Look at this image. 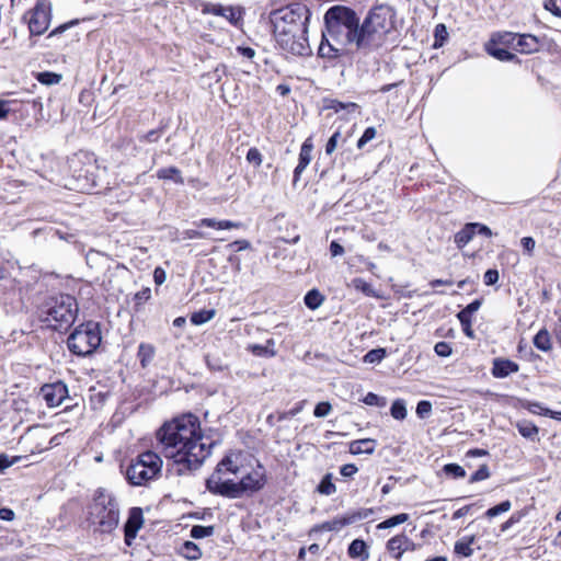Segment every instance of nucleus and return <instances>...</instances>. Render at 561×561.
Returning a JSON list of instances; mask_svg holds the SVG:
<instances>
[{
  "mask_svg": "<svg viewBox=\"0 0 561 561\" xmlns=\"http://www.w3.org/2000/svg\"><path fill=\"white\" fill-rule=\"evenodd\" d=\"M156 436L160 453L172 461L168 470L178 476L198 469L216 444L202 431L198 417L193 414L164 423Z\"/></svg>",
  "mask_w": 561,
  "mask_h": 561,
  "instance_id": "obj_1",
  "label": "nucleus"
},
{
  "mask_svg": "<svg viewBox=\"0 0 561 561\" xmlns=\"http://www.w3.org/2000/svg\"><path fill=\"white\" fill-rule=\"evenodd\" d=\"M350 46L366 53L359 18L348 7H331L324 14V30L318 55L321 58L333 60L344 56Z\"/></svg>",
  "mask_w": 561,
  "mask_h": 561,
  "instance_id": "obj_2",
  "label": "nucleus"
},
{
  "mask_svg": "<svg viewBox=\"0 0 561 561\" xmlns=\"http://www.w3.org/2000/svg\"><path fill=\"white\" fill-rule=\"evenodd\" d=\"M310 15L309 9L301 3H294L272 13L275 39L284 50L297 56L309 54L307 33Z\"/></svg>",
  "mask_w": 561,
  "mask_h": 561,
  "instance_id": "obj_3",
  "label": "nucleus"
},
{
  "mask_svg": "<svg viewBox=\"0 0 561 561\" xmlns=\"http://www.w3.org/2000/svg\"><path fill=\"white\" fill-rule=\"evenodd\" d=\"M78 304L70 295L47 297L37 308L39 320L54 330H67L75 322Z\"/></svg>",
  "mask_w": 561,
  "mask_h": 561,
  "instance_id": "obj_4",
  "label": "nucleus"
},
{
  "mask_svg": "<svg viewBox=\"0 0 561 561\" xmlns=\"http://www.w3.org/2000/svg\"><path fill=\"white\" fill-rule=\"evenodd\" d=\"M394 10L388 4L371 8L362 22L366 53L378 49L386 36L394 28Z\"/></svg>",
  "mask_w": 561,
  "mask_h": 561,
  "instance_id": "obj_5",
  "label": "nucleus"
},
{
  "mask_svg": "<svg viewBox=\"0 0 561 561\" xmlns=\"http://www.w3.org/2000/svg\"><path fill=\"white\" fill-rule=\"evenodd\" d=\"M89 514L92 523L101 533H111L118 526V504L114 495L103 488L95 491Z\"/></svg>",
  "mask_w": 561,
  "mask_h": 561,
  "instance_id": "obj_6",
  "label": "nucleus"
},
{
  "mask_svg": "<svg viewBox=\"0 0 561 561\" xmlns=\"http://www.w3.org/2000/svg\"><path fill=\"white\" fill-rule=\"evenodd\" d=\"M161 469V457L153 451H145L130 461L126 468L125 477L131 485L140 486L156 479Z\"/></svg>",
  "mask_w": 561,
  "mask_h": 561,
  "instance_id": "obj_7",
  "label": "nucleus"
},
{
  "mask_svg": "<svg viewBox=\"0 0 561 561\" xmlns=\"http://www.w3.org/2000/svg\"><path fill=\"white\" fill-rule=\"evenodd\" d=\"M101 341L100 324L98 322L88 321L73 330L68 336L67 345L71 353L78 356H89L96 351Z\"/></svg>",
  "mask_w": 561,
  "mask_h": 561,
  "instance_id": "obj_8",
  "label": "nucleus"
},
{
  "mask_svg": "<svg viewBox=\"0 0 561 561\" xmlns=\"http://www.w3.org/2000/svg\"><path fill=\"white\" fill-rule=\"evenodd\" d=\"M266 483L265 471L261 465H259L255 469H253L250 473L242 477L239 482H234L233 484L224 485V491L221 492V496L228 499H239L244 493H253L257 492Z\"/></svg>",
  "mask_w": 561,
  "mask_h": 561,
  "instance_id": "obj_9",
  "label": "nucleus"
},
{
  "mask_svg": "<svg viewBox=\"0 0 561 561\" xmlns=\"http://www.w3.org/2000/svg\"><path fill=\"white\" fill-rule=\"evenodd\" d=\"M240 468L232 456H226L216 467L213 474L206 480V488L216 495H221L225 486L233 484L234 481L228 474H237Z\"/></svg>",
  "mask_w": 561,
  "mask_h": 561,
  "instance_id": "obj_10",
  "label": "nucleus"
},
{
  "mask_svg": "<svg viewBox=\"0 0 561 561\" xmlns=\"http://www.w3.org/2000/svg\"><path fill=\"white\" fill-rule=\"evenodd\" d=\"M51 18V4L48 0H37L34 8L28 10L23 19L28 25L30 33L38 36L44 34L49 24Z\"/></svg>",
  "mask_w": 561,
  "mask_h": 561,
  "instance_id": "obj_11",
  "label": "nucleus"
},
{
  "mask_svg": "<svg viewBox=\"0 0 561 561\" xmlns=\"http://www.w3.org/2000/svg\"><path fill=\"white\" fill-rule=\"evenodd\" d=\"M39 394L48 408H57L68 398V388L62 381L45 383L41 387Z\"/></svg>",
  "mask_w": 561,
  "mask_h": 561,
  "instance_id": "obj_12",
  "label": "nucleus"
},
{
  "mask_svg": "<svg viewBox=\"0 0 561 561\" xmlns=\"http://www.w3.org/2000/svg\"><path fill=\"white\" fill-rule=\"evenodd\" d=\"M202 12L204 14H213L225 18L229 23L238 26L242 20L243 10L240 7L222 5L219 3H207L204 5Z\"/></svg>",
  "mask_w": 561,
  "mask_h": 561,
  "instance_id": "obj_13",
  "label": "nucleus"
},
{
  "mask_svg": "<svg viewBox=\"0 0 561 561\" xmlns=\"http://www.w3.org/2000/svg\"><path fill=\"white\" fill-rule=\"evenodd\" d=\"M144 523L142 511L139 507H133L129 511V515L127 522L124 526L125 531V541L127 545L131 543V540L135 539L138 530L141 528Z\"/></svg>",
  "mask_w": 561,
  "mask_h": 561,
  "instance_id": "obj_14",
  "label": "nucleus"
},
{
  "mask_svg": "<svg viewBox=\"0 0 561 561\" xmlns=\"http://www.w3.org/2000/svg\"><path fill=\"white\" fill-rule=\"evenodd\" d=\"M312 149H313V145L311 142V139L310 138L306 139L304 141V144L301 145L300 152H299V161L294 171V185L298 182L301 173L306 170V168L310 163L311 158H312L311 157Z\"/></svg>",
  "mask_w": 561,
  "mask_h": 561,
  "instance_id": "obj_15",
  "label": "nucleus"
},
{
  "mask_svg": "<svg viewBox=\"0 0 561 561\" xmlns=\"http://www.w3.org/2000/svg\"><path fill=\"white\" fill-rule=\"evenodd\" d=\"M409 546H413V541L405 535H397L390 538L387 542V550L397 560H400L402 554L409 550Z\"/></svg>",
  "mask_w": 561,
  "mask_h": 561,
  "instance_id": "obj_16",
  "label": "nucleus"
},
{
  "mask_svg": "<svg viewBox=\"0 0 561 561\" xmlns=\"http://www.w3.org/2000/svg\"><path fill=\"white\" fill-rule=\"evenodd\" d=\"M540 48V41L531 34H517L515 50L520 54H533Z\"/></svg>",
  "mask_w": 561,
  "mask_h": 561,
  "instance_id": "obj_17",
  "label": "nucleus"
},
{
  "mask_svg": "<svg viewBox=\"0 0 561 561\" xmlns=\"http://www.w3.org/2000/svg\"><path fill=\"white\" fill-rule=\"evenodd\" d=\"M519 370L518 364L511 359L495 358L493 360L492 375L495 378H505Z\"/></svg>",
  "mask_w": 561,
  "mask_h": 561,
  "instance_id": "obj_18",
  "label": "nucleus"
},
{
  "mask_svg": "<svg viewBox=\"0 0 561 561\" xmlns=\"http://www.w3.org/2000/svg\"><path fill=\"white\" fill-rule=\"evenodd\" d=\"M194 225L198 228L208 227L217 230L237 229L241 227L240 222L231 220H217L216 218H203L198 221H195Z\"/></svg>",
  "mask_w": 561,
  "mask_h": 561,
  "instance_id": "obj_19",
  "label": "nucleus"
},
{
  "mask_svg": "<svg viewBox=\"0 0 561 561\" xmlns=\"http://www.w3.org/2000/svg\"><path fill=\"white\" fill-rule=\"evenodd\" d=\"M516 37H517L516 33L499 32V33L492 35L490 42H491V45H493V46L499 45V46H502L505 48H512L515 50Z\"/></svg>",
  "mask_w": 561,
  "mask_h": 561,
  "instance_id": "obj_20",
  "label": "nucleus"
},
{
  "mask_svg": "<svg viewBox=\"0 0 561 561\" xmlns=\"http://www.w3.org/2000/svg\"><path fill=\"white\" fill-rule=\"evenodd\" d=\"M275 342L273 339H268L265 345L260 344H250L247 350L250 351L255 356L261 357H274L276 355V351L274 350Z\"/></svg>",
  "mask_w": 561,
  "mask_h": 561,
  "instance_id": "obj_21",
  "label": "nucleus"
},
{
  "mask_svg": "<svg viewBox=\"0 0 561 561\" xmlns=\"http://www.w3.org/2000/svg\"><path fill=\"white\" fill-rule=\"evenodd\" d=\"M477 233V224H467L460 231L455 234V242L459 248L468 244Z\"/></svg>",
  "mask_w": 561,
  "mask_h": 561,
  "instance_id": "obj_22",
  "label": "nucleus"
},
{
  "mask_svg": "<svg viewBox=\"0 0 561 561\" xmlns=\"http://www.w3.org/2000/svg\"><path fill=\"white\" fill-rule=\"evenodd\" d=\"M476 537L473 535L467 536L461 538L460 540H457L455 542V553H457L460 557L469 558L473 554V549L471 548L472 543L474 542Z\"/></svg>",
  "mask_w": 561,
  "mask_h": 561,
  "instance_id": "obj_23",
  "label": "nucleus"
},
{
  "mask_svg": "<svg viewBox=\"0 0 561 561\" xmlns=\"http://www.w3.org/2000/svg\"><path fill=\"white\" fill-rule=\"evenodd\" d=\"M348 556L353 559H362L367 560L369 553L367 551V546L362 539H354L348 546Z\"/></svg>",
  "mask_w": 561,
  "mask_h": 561,
  "instance_id": "obj_24",
  "label": "nucleus"
},
{
  "mask_svg": "<svg viewBox=\"0 0 561 561\" xmlns=\"http://www.w3.org/2000/svg\"><path fill=\"white\" fill-rule=\"evenodd\" d=\"M375 450V442L373 439H358L352 442L350 445V451L353 455L359 454H373Z\"/></svg>",
  "mask_w": 561,
  "mask_h": 561,
  "instance_id": "obj_25",
  "label": "nucleus"
},
{
  "mask_svg": "<svg viewBox=\"0 0 561 561\" xmlns=\"http://www.w3.org/2000/svg\"><path fill=\"white\" fill-rule=\"evenodd\" d=\"M154 353L156 350L153 345L147 343L139 344L137 356L139 358L140 365L144 368H146L151 363L154 357Z\"/></svg>",
  "mask_w": 561,
  "mask_h": 561,
  "instance_id": "obj_26",
  "label": "nucleus"
},
{
  "mask_svg": "<svg viewBox=\"0 0 561 561\" xmlns=\"http://www.w3.org/2000/svg\"><path fill=\"white\" fill-rule=\"evenodd\" d=\"M519 434L528 439L534 440L539 433V428L530 421H519L516 424Z\"/></svg>",
  "mask_w": 561,
  "mask_h": 561,
  "instance_id": "obj_27",
  "label": "nucleus"
},
{
  "mask_svg": "<svg viewBox=\"0 0 561 561\" xmlns=\"http://www.w3.org/2000/svg\"><path fill=\"white\" fill-rule=\"evenodd\" d=\"M367 514H362L360 512H357V513H353L348 516H345V517H341V518H335L333 520H330L331 523V529L332 531L333 530H340L342 529L344 526L346 525H350L358 519H362L364 517H366Z\"/></svg>",
  "mask_w": 561,
  "mask_h": 561,
  "instance_id": "obj_28",
  "label": "nucleus"
},
{
  "mask_svg": "<svg viewBox=\"0 0 561 561\" xmlns=\"http://www.w3.org/2000/svg\"><path fill=\"white\" fill-rule=\"evenodd\" d=\"M534 345L542 351V352H548L551 350L552 345H551V337H550V334L548 332V330L546 329H541L534 337Z\"/></svg>",
  "mask_w": 561,
  "mask_h": 561,
  "instance_id": "obj_29",
  "label": "nucleus"
},
{
  "mask_svg": "<svg viewBox=\"0 0 561 561\" xmlns=\"http://www.w3.org/2000/svg\"><path fill=\"white\" fill-rule=\"evenodd\" d=\"M323 295H321L317 289L309 290L305 296V304L311 310L318 309L323 304Z\"/></svg>",
  "mask_w": 561,
  "mask_h": 561,
  "instance_id": "obj_30",
  "label": "nucleus"
},
{
  "mask_svg": "<svg viewBox=\"0 0 561 561\" xmlns=\"http://www.w3.org/2000/svg\"><path fill=\"white\" fill-rule=\"evenodd\" d=\"M327 108L333 110L335 113H339L341 111H346L347 113L355 112L358 108V105L353 102H341L337 100H329L327 105Z\"/></svg>",
  "mask_w": 561,
  "mask_h": 561,
  "instance_id": "obj_31",
  "label": "nucleus"
},
{
  "mask_svg": "<svg viewBox=\"0 0 561 561\" xmlns=\"http://www.w3.org/2000/svg\"><path fill=\"white\" fill-rule=\"evenodd\" d=\"M488 53L501 61H511L515 59V55L512 54L507 48L505 47H493L491 44L486 47Z\"/></svg>",
  "mask_w": 561,
  "mask_h": 561,
  "instance_id": "obj_32",
  "label": "nucleus"
},
{
  "mask_svg": "<svg viewBox=\"0 0 561 561\" xmlns=\"http://www.w3.org/2000/svg\"><path fill=\"white\" fill-rule=\"evenodd\" d=\"M409 520V514L407 513H401V514H398V515H394L381 523H379L377 525V529H388V528H392V527H396L398 525H401L405 522Z\"/></svg>",
  "mask_w": 561,
  "mask_h": 561,
  "instance_id": "obj_33",
  "label": "nucleus"
},
{
  "mask_svg": "<svg viewBox=\"0 0 561 561\" xmlns=\"http://www.w3.org/2000/svg\"><path fill=\"white\" fill-rule=\"evenodd\" d=\"M391 416L396 420L402 421L407 417V407L405 402L402 399H397L393 401L390 409Z\"/></svg>",
  "mask_w": 561,
  "mask_h": 561,
  "instance_id": "obj_34",
  "label": "nucleus"
},
{
  "mask_svg": "<svg viewBox=\"0 0 561 561\" xmlns=\"http://www.w3.org/2000/svg\"><path fill=\"white\" fill-rule=\"evenodd\" d=\"M448 38V32L445 24H437L434 31V48L442 47Z\"/></svg>",
  "mask_w": 561,
  "mask_h": 561,
  "instance_id": "obj_35",
  "label": "nucleus"
},
{
  "mask_svg": "<svg viewBox=\"0 0 561 561\" xmlns=\"http://www.w3.org/2000/svg\"><path fill=\"white\" fill-rule=\"evenodd\" d=\"M159 179H173L176 183L182 184L183 178L181 176V172L175 167L164 168L158 171L157 173Z\"/></svg>",
  "mask_w": 561,
  "mask_h": 561,
  "instance_id": "obj_36",
  "label": "nucleus"
},
{
  "mask_svg": "<svg viewBox=\"0 0 561 561\" xmlns=\"http://www.w3.org/2000/svg\"><path fill=\"white\" fill-rule=\"evenodd\" d=\"M214 531H215L214 526L195 525L191 529V537L194 539H202V538L213 536Z\"/></svg>",
  "mask_w": 561,
  "mask_h": 561,
  "instance_id": "obj_37",
  "label": "nucleus"
},
{
  "mask_svg": "<svg viewBox=\"0 0 561 561\" xmlns=\"http://www.w3.org/2000/svg\"><path fill=\"white\" fill-rule=\"evenodd\" d=\"M183 554L188 560H197L202 557V551L194 542L185 541L183 545Z\"/></svg>",
  "mask_w": 561,
  "mask_h": 561,
  "instance_id": "obj_38",
  "label": "nucleus"
},
{
  "mask_svg": "<svg viewBox=\"0 0 561 561\" xmlns=\"http://www.w3.org/2000/svg\"><path fill=\"white\" fill-rule=\"evenodd\" d=\"M36 78L42 84L53 85L59 83L62 77L55 72L44 71L37 73Z\"/></svg>",
  "mask_w": 561,
  "mask_h": 561,
  "instance_id": "obj_39",
  "label": "nucleus"
},
{
  "mask_svg": "<svg viewBox=\"0 0 561 561\" xmlns=\"http://www.w3.org/2000/svg\"><path fill=\"white\" fill-rule=\"evenodd\" d=\"M386 357L385 348H374L367 352L364 356V362L367 364L380 363Z\"/></svg>",
  "mask_w": 561,
  "mask_h": 561,
  "instance_id": "obj_40",
  "label": "nucleus"
},
{
  "mask_svg": "<svg viewBox=\"0 0 561 561\" xmlns=\"http://www.w3.org/2000/svg\"><path fill=\"white\" fill-rule=\"evenodd\" d=\"M352 286L356 290L364 293L366 296H370V297L375 296V290H374L373 286L363 278H359V277L354 278L352 280Z\"/></svg>",
  "mask_w": 561,
  "mask_h": 561,
  "instance_id": "obj_41",
  "label": "nucleus"
},
{
  "mask_svg": "<svg viewBox=\"0 0 561 561\" xmlns=\"http://www.w3.org/2000/svg\"><path fill=\"white\" fill-rule=\"evenodd\" d=\"M214 310H202L199 312H195L191 317V321L193 324L201 325L203 323L208 322L214 317Z\"/></svg>",
  "mask_w": 561,
  "mask_h": 561,
  "instance_id": "obj_42",
  "label": "nucleus"
},
{
  "mask_svg": "<svg viewBox=\"0 0 561 561\" xmlns=\"http://www.w3.org/2000/svg\"><path fill=\"white\" fill-rule=\"evenodd\" d=\"M443 471L455 479L465 478L466 470L457 463H447L444 466Z\"/></svg>",
  "mask_w": 561,
  "mask_h": 561,
  "instance_id": "obj_43",
  "label": "nucleus"
},
{
  "mask_svg": "<svg viewBox=\"0 0 561 561\" xmlns=\"http://www.w3.org/2000/svg\"><path fill=\"white\" fill-rule=\"evenodd\" d=\"M512 507V504L511 502L507 500V501H504V502H501L500 504L489 508L486 512H485V515L489 517V518H493L502 513H506L511 510Z\"/></svg>",
  "mask_w": 561,
  "mask_h": 561,
  "instance_id": "obj_44",
  "label": "nucleus"
},
{
  "mask_svg": "<svg viewBox=\"0 0 561 561\" xmlns=\"http://www.w3.org/2000/svg\"><path fill=\"white\" fill-rule=\"evenodd\" d=\"M21 459L22 457L20 456L10 457L5 454H0V474L3 473L4 470L9 467L18 463Z\"/></svg>",
  "mask_w": 561,
  "mask_h": 561,
  "instance_id": "obj_45",
  "label": "nucleus"
},
{
  "mask_svg": "<svg viewBox=\"0 0 561 561\" xmlns=\"http://www.w3.org/2000/svg\"><path fill=\"white\" fill-rule=\"evenodd\" d=\"M318 491L321 494L331 495L336 491L335 485L331 482L330 476H325L320 484L318 485Z\"/></svg>",
  "mask_w": 561,
  "mask_h": 561,
  "instance_id": "obj_46",
  "label": "nucleus"
},
{
  "mask_svg": "<svg viewBox=\"0 0 561 561\" xmlns=\"http://www.w3.org/2000/svg\"><path fill=\"white\" fill-rule=\"evenodd\" d=\"M377 130L375 127H368L365 129L362 137L357 140V148L363 149L367 142L376 137Z\"/></svg>",
  "mask_w": 561,
  "mask_h": 561,
  "instance_id": "obj_47",
  "label": "nucleus"
},
{
  "mask_svg": "<svg viewBox=\"0 0 561 561\" xmlns=\"http://www.w3.org/2000/svg\"><path fill=\"white\" fill-rule=\"evenodd\" d=\"M331 411H332L331 403L328 401H322L316 405V408L313 410V414L316 417H325L331 413Z\"/></svg>",
  "mask_w": 561,
  "mask_h": 561,
  "instance_id": "obj_48",
  "label": "nucleus"
},
{
  "mask_svg": "<svg viewBox=\"0 0 561 561\" xmlns=\"http://www.w3.org/2000/svg\"><path fill=\"white\" fill-rule=\"evenodd\" d=\"M490 477V470L486 465H482L471 477L469 478L470 483H476L485 480Z\"/></svg>",
  "mask_w": 561,
  "mask_h": 561,
  "instance_id": "obj_49",
  "label": "nucleus"
},
{
  "mask_svg": "<svg viewBox=\"0 0 561 561\" xmlns=\"http://www.w3.org/2000/svg\"><path fill=\"white\" fill-rule=\"evenodd\" d=\"M363 402L367 405H376V407H385L386 405V399L382 397H379L378 394L374 392H368L365 398L363 399Z\"/></svg>",
  "mask_w": 561,
  "mask_h": 561,
  "instance_id": "obj_50",
  "label": "nucleus"
},
{
  "mask_svg": "<svg viewBox=\"0 0 561 561\" xmlns=\"http://www.w3.org/2000/svg\"><path fill=\"white\" fill-rule=\"evenodd\" d=\"M247 160L249 163L260 167L262 164V154L257 148H250L247 153Z\"/></svg>",
  "mask_w": 561,
  "mask_h": 561,
  "instance_id": "obj_51",
  "label": "nucleus"
},
{
  "mask_svg": "<svg viewBox=\"0 0 561 561\" xmlns=\"http://www.w3.org/2000/svg\"><path fill=\"white\" fill-rule=\"evenodd\" d=\"M432 412V403L427 400H422L416 405V414L419 417L424 419Z\"/></svg>",
  "mask_w": 561,
  "mask_h": 561,
  "instance_id": "obj_52",
  "label": "nucleus"
},
{
  "mask_svg": "<svg viewBox=\"0 0 561 561\" xmlns=\"http://www.w3.org/2000/svg\"><path fill=\"white\" fill-rule=\"evenodd\" d=\"M434 351L440 357H447L451 355L450 344L444 341L436 343L434 346Z\"/></svg>",
  "mask_w": 561,
  "mask_h": 561,
  "instance_id": "obj_53",
  "label": "nucleus"
},
{
  "mask_svg": "<svg viewBox=\"0 0 561 561\" xmlns=\"http://www.w3.org/2000/svg\"><path fill=\"white\" fill-rule=\"evenodd\" d=\"M341 138V133L337 130L335 131L328 140L327 145H325V153L327 154H332L337 145H339V140Z\"/></svg>",
  "mask_w": 561,
  "mask_h": 561,
  "instance_id": "obj_54",
  "label": "nucleus"
},
{
  "mask_svg": "<svg viewBox=\"0 0 561 561\" xmlns=\"http://www.w3.org/2000/svg\"><path fill=\"white\" fill-rule=\"evenodd\" d=\"M483 279H484V284L488 285V286L496 284L497 280H499V272H497V270H492V268L488 270L484 273Z\"/></svg>",
  "mask_w": 561,
  "mask_h": 561,
  "instance_id": "obj_55",
  "label": "nucleus"
},
{
  "mask_svg": "<svg viewBox=\"0 0 561 561\" xmlns=\"http://www.w3.org/2000/svg\"><path fill=\"white\" fill-rule=\"evenodd\" d=\"M184 239H206L208 238L207 233L196 230V229H187L183 232Z\"/></svg>",
  "mask_w": 561,
  "mask_h": 561,
  "instance_id": "obj_56",
  "label": "nucleus"
},
{
  "mask_svg": "<svg viewBox=\"0 0 561 561\" xmlns=\"http://www.w3.org/2000/svg\"><path fill=\"white\" fill-rule=\"evenodd\" d=\"M161 136V130L152 129L140 137L141 141L156 142Z\"/></svg>",
  "mask_w": 561,
  "mask_h": 561,
  "instance_id": "obj_57",
  "label": "nucleus"
},
{
  "mask_svg": "<svg viewBox=\"0 0 561 561\" xmlns=\"http://www.w3.org/2000/svg\"><path fill=\"white\" fill-rule=\"evenodd\" d=\"M520 242L527 254L531 255L536 245L535 240L531 237H524L522 238Z\"/></svg>",
  "mask_w": 561,
  "mask_h": 561,
  "instance_id": "obj_58",
  "label": "nucleus"
},
{
  "mask_svg": "<svg viewBox=\"0 0 561 561\" xmlns=\"http://www.w3.org/2000/svg\"><path fill=\"white\" fill-rule=\"evenodd\" d=\"M357 467L353 463H346L341 467L340 473L343 477L350 478L353 477L357 472Z\"/></svg>",
  "mask_w": 561,
  "mask_h": 561,
  "instance_id": "obj_59",
  "label": "nucleus"
},
{
  "mask_svg": "<svg viewBox=\"0 0 561 561\" xmlns=\"http://www.w3.org/2000/svg\"><path fill=\"white\" fill-rule=\"evenodd\" d=\"M527 409L530 413L533 414H539V415H543V411L547 409L545 407L541 405V403L539 402H529L527 404Z\"/></svg>",
  "mask_w": 561,
  "mask_h": 561,
  "instance_id": "obj_60",
  "label": "nucleus"
},
{
  "mask_svg": "<svg viewBox=\"0 0 561 561\" xmlns=\"http://www.w3.org/2000/svg\"><path fill=\"white\" fill-rule=\"evenodd\" d=\"M153 278H154V283L157 285H161L165 282L167 279V275H165V272L163 268L161 267H157L153 272Z\"/></svg>",
  "mask_w": 561,
  "mask_h": 561,
  "instance_id": "obj_61",
  "label": "nucleus"
},
{
  "mask_svg": "<svg viewBox=\"0 0 561 561\" xmlns=\"http://www.w3.org/2000/svg\"><path fill=\"white\" fill-rule=\"evenodd\" d=\"M14 512L11 508L2 507L0 508V519L5 522H11L14 519Z\"/></svg>",
  "mask_w": 561,
  "mask_h": 561,
  "instance_id": "obj_62",
  "label": "nucleus"
},
{
  "mask_svg": "<svg viewBox=\"0 0 561 561\" xmlns=\"http://www.w3.org/2000/svg\"><path fill=\"white\" fill-rule=\"evenodd\" d=\"M457 318L459 319L462 327H471V314L467 313L465 310H461Z\"/></svg>",
  "mask_w": 561,
  "mask_h": 561,
  "instance_id": "obj_63",
  "label": "nucleus"
},
{
  "mask_svg": "<svg viewBox=\"0 0 561 561\" xmlns=\"http://www.w3.org/2000/svg\"><path fill=\"white\" fill-rule=\"evenodd\" d=\"M545 8L547 10H550L552 12L553 15L556 16H560L561 18V9L557 5V0H549L546 4H545Z\"/></svg>",
  "mask_w": 561,
  "mask_h": 561,
  "instance_id": "obj_64",
  "label": "nucleus"
}]
</instances>
